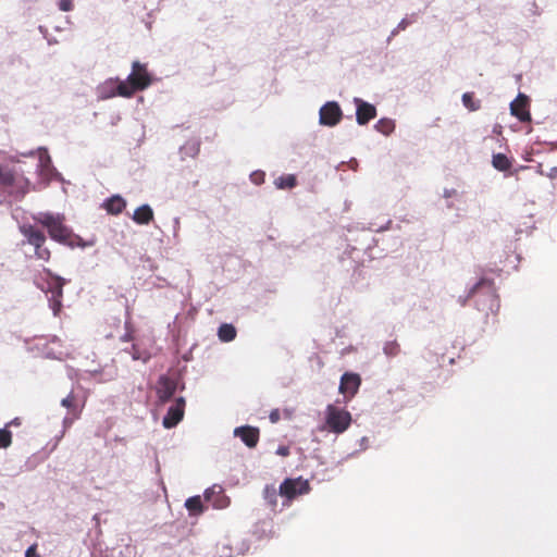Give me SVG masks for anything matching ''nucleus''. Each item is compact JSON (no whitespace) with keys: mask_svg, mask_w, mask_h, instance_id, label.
Here are the masks:
<instances>
[{"mask_svg":"<svg viewBox=\"0 0 557 557\" xmlns=\"http://www.w3.org/2000/svg\"><path fill=\"white\" fill-rule=\"evenodd\" d=\"M133 71L125 81L108 79L98 87L99 97L109 99L116 95L131 97L136 90H141L150 85V76L146 66L138 61L133 62Z\"/></svg>","mask_w":557,"mask_h":557,"instance_id":"obj_1","label":"nucleus"},{"mask_svg":"<svg viewBox=\"0 0 557 557\" xmlns=\"http://www.w3.org/2000/svg\"><path fill=\"white\" fill-rule=\"evenodd\" d=\"M470 295L475 298L478 310L483 312L486 318L498 312L500 308L499 298L491 280H480L471 289Z\"/></svg>","mask_w":557,"mask_h":557,"instance_id":"obj_2","label":"nucleus"},{"mask_svg":"<svg viewBox=\"0 0 557 557\" xmlns=\"http://www.w3.org/2000/svg\"><path fill=\"white\" fill-rule=\"evenodd\" d=\"M37 223L47 228L49 236L61 244H69L72 238V230L64 224V215L60 213L39 212L33 218Z\"/></svg>","mask_w":557,"mask_h":557,"instance_id":"obj_3","label":"nucleus"},{"mask_svg":"<svg viewBox=\"0 0 557 557\" xmlns=\"http://www.w3.org/2000/svg\"><path fill=\"white\" fill-rule=\"evenodd\" d=\"M29 180L20 172L0 164V189L15 197H23L29 190Z\"/></svg>","mask_w":557,"mask_h":557,"instance_id":"obj_4","label":"nucleus"},{"mask_svg":"<svg viewBox=\"0 0 557 557\" xmlns=\"http://www.w3.org/2000/svg\"><path fill=\"white\" fill-rule=\"evenodd\" d=\"M325 423L331 432L341 434L349 428L351 414L345 409L329 405L325 410Z\"/></svg>","mask_w":557,"mask_h":557,"instance_id":"obj_5","label":"nucleus"},{"mask_svg":"<svg viewBox=\"0 0 557 557\" xmlns=\"http://www.w3.org/2000/svg\"><path fill=\"white\" fill-rule=\"evenodd\" d=\"M20 230L27 239V243L34 246L36 257L42 261H48L50 258V250L45 246V234L29 224L21 226Z\"/></svg>","mask_w":557,"mask_h":557,"instance_id":"obj_6","label":"nucleus"},{"mask_svg":"<svg viewBox=\"0 0 557 557\" xmlns=\"http://www.w3.org/2000/svg\"><path fill=\"white\" fill-rule=\"evenodd\" d=\"M309 491L310 485L308 481L302 478L285 479L280 485V495L286 497L288 500L299 495L307 494Z\"/></svg>","mask_w":557,"mask_h":557,"instance_id":"obj_7","label":"nucleus"},{"mask_svg":"<svg viewBox=\"0 0 557 557\" xmlns=\"http://www.w3.org/2000/svg\"><path fill=\"white\" fill-rule=\"evenodd\" d=\"M360 385L361 377L358 373L345 372L341 377L338 391L348 401L358 393Z\"/></svg>","mask_w":557,"mask_h":557,"instance_id":"obj_8","label":"nucleus"},{"mask_svg":"<svg viewBox=\"0 0 557 557\" xmlns=\"http://www.w3.org/2000/svg\"><path fill=\"white\" fill-rule=\"evenodd\" d=\"M186 401L183 397L176 398L175 403L168 409L163 418L162 424L165 429L176 426L183 419Z\"/></svg>","mask_w":557,"mask_h":557,"instance_id":"obj_9","label":"nucleus"},{"mask_svg":"<svg viewBox=\"0 0 557 557\" xmlns=\"http://www.w3.org/2000/svg\"><path fill=\"white\" fill-rule=\"evenodd\" d=\"M177 388V381L168 375H161L156 385V393L161 403H166L172 398Z\"/></svg>","mask_w":557,"mask_h":557,"instance_id":"obj_10","label":"nucleus"},{"mask_svg":"<svg viewBox=\"0 0 557 557\" xmlns=\"http://www.w3.org/2000/svg\"><path fill=\"white\" fill-rule=\"evenodd\" d=\"M342 119V110L337 102L331 101L320 109V123L326 126H335Z\"/></svg>","mask_w":557,"mask_h":557,"instance_id":"obj_11","label":"nucleus"},{"mask_svg":"<svg viewBox=\"0 0 557 557\" xmlns=\"http://www.w3.org/2000/svg\"><path fill=\"white\" fill-rule=\"evenodd\" d=\"M354 102L356 103V120L359 125L367 124L370 120L374 119L376 115V109L373 104L363 101L360 98H355Z\"/></svg>","mask_w":557,"mask_h":557,"instance_id":"obj_12","label":"nucleus"},{"mask_svg":"<svg viewBox=\"0 0 557 557\" xmlns=\"http://www.w3.org/2000/svg\"><path fill=\"white\" fill-rule=\"evenodd\" d=\"M510 111L521 122L531 121V114L529 112V98L525 95L520 94L511 103Z\"/></svg>","mask_w":557,"mask_h":557,"instance_id":"obj_13","label":"nucleus"},{"mask_svg":"<svg viewBox=\"0 0 557 557\" xmlns=\"http://www.w3.org/2000/svg\"><path fill=\"white\" fill-rule=\"evenodd\" d=\"M234 435L239 437L249 448H253L259 442L260 433L258 428L245 425L236 428Z\"/></svg>","mask_w":557,"mask_h":557,"instance_id":"obj_14","label":"nucleus"},{"mask_svg":"<svg viewBox=\"0 0 557 557\" xmlns=\"http://www.w3.org/2000/svg\"><path fill=\"white\" fill-rule=\"evenodd\" d=\"M57 280H58V285H57L55 289L52 292L51 298L49 299V305H50V308L52 309L54 315H58L62 308V302H61V298L63 295L62 287L65 284L64 278L58 277Z\"/></svg>","mask_w":557,"mask_h":557,"instance_id":"obj_15","label":"nucleus"},{"mask_svg":"<svg viewBox=\"0 0 557 557\" xmlns=\"http://www.w3.org/2000/svg\"><path fill=\"white\" fill-rule=\"evenodd\" d=\"M125 207L126 201L120 195H114L108 198L103 203V208L111 214L121 213Z\"/></svg>","mask_w":557,"mask_h":557,"instance_id":"obj_16","label":"nucleus"},{"mask_svg":"<svg viewBox=\"0 0 557 557\" xmlns=\"http://www.w3.org/2000/svg\"><path fill=\"white\" fill-rule=\"evenodd\" d=\"M153 219V211L149 205H143L134 211L133 220L137 224H148Z\"/></svg>","mask_w":557,"mask_h":557,"instance_id":"obj_17","label":"nucleus"},{"mask_svg":"<svg viewBox=\"0 0 557 557\" xmlns=\"http://www.w3.org/2000/svg\"><path fill=\"white\" fill-rule=\"evenodd\" d=\"M492 164L496 170L506 172L511 169L512 161L504 153H495L492 158Z\"/></svg>","mask_w":557,"mask_h":557,"instance_id":"obj_18","label":"nucleus"},{"mask_svg":"<svg viewBox=\"0 0 557 557\" xmlns=\"http://www.w3.org/2000/svg\"><path fill=\"white\" fill-rule=\"evenodd\" d=\"M185 507L187 508L189 513L193 516H198V515L202 513V511H203V505H202L200 496H193V497L187 498V500L185 503Z\"/></svg>","mask_w":557,"mask_h":557,"instance_id":"obj_19","label":"nucleus"},{"mask_svg":"<svg viewBox=\"0 0 557 557\" xmlns=\"http://www.w3.org/2000/svg\"><path fill=\"white\" fill-rule=\"evenodd\" d=\"M296 176L294 174L282 175L274 181L278 189H290L296 186Z\"/></svg>","mask_w":557,"mask_h":557,"instance_id":"obj_20","label":"nucleus"},{"mask_svg":"<svg viewBox=\"0 0 557 557\" xmlns=\"http://www.w3.org/2000/svg\"><path fill=\"white\" fill-rule=\"evenodd\" d=\"M218 336L222 342H231L236 336V329L232 324H222L218 330Z\"/></svg>","mask_w":557,"mask_h":557,"instance_id":"obj_21","label":"nucleus"},{"mask_svg":"<svg viewBox=\"0 0 557 557\" xmlns=\"http://www.w3.org/2000/svg\"><path fill=\"white\" fill-rule=\"evenodd\" d=\"M374 127L377 132L384 135H389L394 131L395 124L389 119H381L380 121H377Z\"/></svg>","mask_w":557,"mask_h":557,"instance_id":"obj_22","label":"nucleus"},{"mask_svg":"<svg viewBox=\"0 0 557 557\" xmlns=\"http://www.w3.org/2000/svg\"><path fill=\"white\" fill-rule=\"evenodd\" d=\"M462 103L470 111H478L480 109V101L474 99L473 92H465L462 95Z\"/></svg>","mask_w":557,"mask_h":557,"instance_id":"obj_23","label":"nucleus"},{"mask_svg":"<svg viewBox=\"0 0 557 557\" xmlns=\"http://www.w3.org/2000/svg\"><path fill=\"white\" fill-rule=\"evenodd\" d=\"M38 159L41 170H47L51 165V158L46 149L38 148Z\"/></svg>","mask_w":557,"mask_h":557,"instance_id":"obj_24","label":"nucleus"},{"mask_svg":"<svg viewBox=\"0 0 557 557\" xmlns=\"http://www.w3.org/2000/svg\"><path fill=\"white\" fill-rule=\"evenodd\" d=\"M264 498L272 506L275 507L277 504V492L274 486H265L263 492Z\"/></svg>","mask_w":557,"mask_h":557,"instance_id":"obj_25","label":"nucleus"},{"mask_svg":"<svg viewBox=\"0 0 557 557\" xmlns=\"http://www.w3.org/2000/svg\"><path fill=\"white\" fill-rule=\"evenodd\" d=\"M12 443V433L8 429L0 430V448H7Z\"/></svg>","mask_w":557,"mask_h":557,"instance_id":"obj_26","label":"nucleus"},{"mask_svg":"<svg viewBox=\"0 0 557 557\" xmlns=\"http://www.w3.org/2000/svg\"><path fill=\"white\" fill-rule=\"evenodd\" d=\"M132 357L135 360L143 359L144 361H146L150 358V355L148 354V350H132Z\"/></svg>","mask_w":557,"mask_h":557,"instance_id":"obj_27","label":"nucleus"},{"mask_svg":"<svg viewBox=\"0 0 557 557\" xmlns=\"http://www.w3.org/2000/svg\"><path fill=\"white\" fill-rule=\"evenodd\" d=\"M75 397L73 394L67 395L65 398L62 399L61 405L63 407H66L69 409L74 407Z\"/></svg>","mask_w":557,"mask_h":557,"instance_id":"obj_28","label":"nucleus"},{"mask_svg":"<svg viewBox=\"0 0 557 557\" xmlns=\"http://www.w3.org/2000/svg\"><path fill=\"white\" fill-rule=\"evenodd\" d=\"M59 9L64 12L71 11L73 9L72 0H60Z\"/></svg>","mask_w":557,"mask_h":557,"instance_id":"obj_29","label":"nucleus"},{"mask_svg":"<svg viewBox=\"0 0 557 557\" xmlns=\"http://www.w3.org/2000/svg\"><path fill=\"white\" fill-rule=\"evenodd\" d=\"M25 557H40V555L37 553V544L36 543L30 545L26 549Z\"/></svg>","mask_w":557,"mask_h":557,"instance_id":"obj_30","label":"nucleus"},{"mask_svg":"<svg viewBox=\"0 0 557 557\" xmlns=\"http://www.w3.org/2000/svg\"><path fill=\"white\" fill-rule=\"evenodd\" d=\"M408 21L406 18L401 20V22L397 25V27L392 32L391 36L388 37V40L392 36H395L399 30H403L407 27Z\"/></svg>","mask_w":557,"mask_h":557,"instance_id":"obj_31","label":"nucleus"},{"mask_svg":"<svg viewBox=\"0 0 557 557\" xmlns=\"http://www.w3.org/2000/svg\"><path fill=\"white\" fill-rule=\"evenodd\" d=\"M270 420L272 422H277L280 420V412L277 409L273 410L271 413H270Z\"/></svg>","mask_w":557,"mask_h":557,"instance_id":"obj_32","label":"nucleus"},{"mask_svg":"<svg viewBox=\"0 0 557 557\" xmlns=\"http://www.w3.org/2000/svg\"><path fill=\"white\" fill-rule=\"evenodd\" d=\"M277 454L281 456H287L289 454L288 447H278Z\"/></svg>","mask_w":557,"mask_h":557,"instance_id":"obj_33","label":"nucleus"},{"mask_svg":"<svg viewBox=\"0 0 557 557\" xmlns=\"http://www.w3.org/2000/svg\"><path fill=\"white\" fill-rule=\"evenodd\" d=\"M21 156L22 157H33V156H35V151L30 150L28 152H23V153H21Z\"/></svg>","mask_w":557,"mask_h":557,"instance_id":"obj_34","label":"nucleus"},{"mask_svg":"<svg viewBox=\"0 0 557 557\" xmlns=\"http://www.w3.org/2000/svg\"><path fill=\"white\" fill-rule=\"evenodd\" d=\"M256 180L253 178L255 183H258L259 177H262V174L255 173Z\"/></svg>","mask_w":557,"mask_h":557,"instance_id":"obj_35","label":"nucleus"},{"mask_svg":"<svg viewBox=\"0 0 557 557\" xmlns=\"http://www.w3.org/2000/svg\"><path fill=\"white\" fill-rule=\"evenodd\" d=\"M256 180L253 178L255 183H258L259 177H262V174L255 173Z\"/></svg>","mask_w":557,"mask_h":557,"instance_id":"obj_36","label":"nucleus"},{"mask_svg":"<svg viewBox=\"0 0 557 557\" xmlns=\"http://www.w3.org/2000/svg\"><path fill=\"white\" fill-rule=\"evenodd\" d=\"M256 180L253 178L255 183H258L259 177H262V174L255 173Z\"/></svg>","mask_w":557,"mask_h":557,"instance_id":"obj_37","label":"nucleus"},{"mask_svg":"<svg viewBox=\"0 0 557 557\" xmlns=\"http://www.w3.org/2000/svg\"><path fill=\"white\" fill-rule=\"evenodd\" d=\"M256 180L253 178L255 183H258L259 177H262V174L255 173Z\"/></svg>","mask_w":557,"mask_h":557,"instance_id":"obj_38","label":"nucleus"},{"mask_svg":"<svg viewBox=\"0 0 557 557\" xmlns=\"http://www.w3.org/2000/svg\"><path fill=\"white\" fill-rule=\"evenodd\" d=\"M193 149H194V152H195V153H197V152H198V150H199L198 145H194V146H193Z\"/></svg>","mask_w":557,"mask_h":557,"instance_id":"obj_39","label":"nucleus"},{"mask_svg":"<svg viewBox=\"0 0 557 557\" xmlns=\"http://www.w3.org/2000/svg\"><path fill=\"white\" fill-rule=\"evenodd\" d=\"M131 337V335L128 333H126L124 336H123V341H128Z\"/></svg>","mask_w":557,"mask_h":557,"instance_id":"obj_40","label":"nucleus"},{"mask_svg":"<svg viewBox=\"0 0 557 557\" xmlns=\"http://www.w3.org/2000/svg\"><path fill=\"white\" fill-rule=\"evenodd\" d=\"M11 161H13V162H18L20 160H18L17 158H15V157H14V158H11Z\"/></svg>","mask_w":557,"mask_h":557,"instance_id":"obj_41","label":"nucleus"},{"mask_svg":"<svg viewBox=\"0 0 557 557\" xmlns=\"http://www.w3.org/2000/svg\"><path fill=\"white\" fill-rule=\"evenodd\" d=\"M174 222H175V224H176V225H178V224H180V219H178V218H176V219L174 220Z\"/></svg>","mask_w":557,"mask_h":557,"instance_id":"obj_42","label":"nucleus"}]
</instances>
